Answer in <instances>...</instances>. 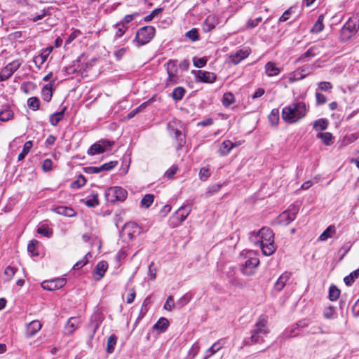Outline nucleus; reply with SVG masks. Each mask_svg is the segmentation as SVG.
Instances as JSON below:
<instances>
[{
    "label": "nucleus",
    "instance_id": "f257e3e1",
    "mask_svg": "<svg viewBox=\"0 0 359 359\" xmlns=\"http://www.w3.org/2000/svg\"><path fill=\"white\" fill-rule=\"evenodd\" d=\"M267 322L266 316L262 315L259 316L250 331V337L244 339L245 345L252 346L256 344H262L265 341L264 337L269 332V329L266 327Z\"/></svg>",
    "mask_w": 359,
    "mask_h": 359
},
{
    "label": "nucleus",
    "instance_id": "f03ea898",
    "mask_svg": "<svg viewBox=\"0 0 359 359\" xmlns=\"http://www.w3.org/2000/svg\"><path fill=\"white\" fill-rule=\"evenodd\" d=\"M308 111V107L305 102H297L284 107L282 110L283 119L289 123L297 122L304 118Z\"/></svg>",
    "mask_w": 359,
    "mask_h": 359
},
{
    "label": "nucleus",
    "instance_id": "7ed1b4c3",
    "mask_svg": "<svg viewBox=\"0 0 359 359\" xmlns=\"http://www.w3.org/2000/svg\"><path fill=\"white\" fill-rule=\"evenodd\" d=\"M259 233L261 236L260 248L263 255L265 256L272 255L276 250L273 231L269 227H263L259 230Z\"/></svg>",
    "mask_w": 359,
    "mask_h": 359
},
{
    "label": "nucleus",
    "instance_id": "20e7f679",
    "mask_svg": "<svg viewBox=\"0 0 359 359\" xmlns=\"http://www.w3.org/2000/svg\"><path fill=\"white\" fill-rule=\"evenodd\" d=\"M300 204L296 201L290 204L287 209L282 212L277 217L276 221L278 224L287 226L292 222L299 213Z\"/></svg>",
    "mask_w": 359,
    "mask_h": 359
},
{
    "label": "nucleus",
    "instance_id": "39448f33",
    "mask_svg": "<svg viewBox=\"0 0 359 359\" xmlns=\"http://www.w3.org/2000/svg\"><path fill=\"white\" fill-rule=\"evenodd\" d=\"M156 29L153 26L147 25L139 29L133 41H137L139 46H143L150 42L155 36Z\"/></svg>",
    "mask_w": 359,
    "mask_h": 359
},
{
    "label": "nucleus",
    "instance_id": "423d86ee",
    "mask_svg": "<svg viewBox=\"0 0 359 359\" xmlns=\"http://www.w3.org/2000/svg\"><path fill=\"white\" fill-rule=\"evenodd\" d=\"M104 196L107 203H114L116 201H124L127 198L128 193L121 187H112L105 191Z\"/></svg>",
    "mask_w": 359,
    "mask_h": 359
},
{
    "label": "nucleus",
    "instance_id": "0eeeda50",
    "mask_svg": "<svg viewBox=\"0 0 359 359\" xmlns=\"http://www.w3.org/2000/svg\"><path fill=\"white\" fill-rule=\"evenodd\" d=\"M168 73L166 79V86H172L178 83L179 77L177 76V65L176 60H170L164 65Z\"/></svg>",
    "mask_w": 359,
    "mask_h": 359
},
{
    "label": "nucleus",
    "instance_id": "6e6552de",
    "mask_svg": "<svg viewBox=\"0 0 359 359\" xmlns=\"http://www.w3.org/2000/svg\"><path fill=\"white\" fill-rule=\"evenodd\" d=\"M192 203L181 206L173 214L172 217V222L175 226H178L183 222L191 211Z\"/></svg>",
    "mask_w": 359,
    "mask_h": 359
},
{
    "label": "nucleus",
    "instance_id": "1a4fd4ad",
    "mask_svg": "<svg viewBox=\"0 0 359 359\" xmlns=\"http://www.w3.org/2000/svg\"><path fill=\"white\" fill-rule=\"evenodd\" d=\"M309 323L306 320L298 321L296 324L285 330L283 336L286 338L295 337L303 334V329L308 327Z\"/></svg>",
    "mask_w": 359,
    "mask_h": 359
},
{
    "label": "nucleus",
    "instance_id": "9d476101",
    "mask_svg": "<svg viewBox=\"0 0 359 359\" xmlns=\"http://www.w3.org/2000/svg\"><path fill=\"white\" fill-rule=\"evenodd\" d=\"M21 62L18 60H13L6 65L0 72V82L10 79L21 66Z\"/></svg>",
    "mask_w": 359,
    "mask_h": 359
},
{
    "label": "nucleus",
    "instance_id": "9b49d317",
    "mask_svg": "<svg viewBox=\"0 0 359 359\" xmlns=\"http://www.w3.org/2000/svg\"><path fill=\"white\" fill-rule=\"evenodd\" d=\"M259 264V259L257 257H249L242 265L241 271L245 276H252L255 273Z\"/></svg>",
    "mask_w": 359,
    "mask_h": 359
},
{
    "label": "nucleus",
    "instance_id": "f8f14e48",
    "mask_svg": "<svg viewBox=\"0 0 359 359\" xmlns=\"http://www.w3.org/2000/svg\"><path fill=\"white\" fill-rule=\"evenodd\" d=\"M191 74L194 75L197 81L212 83L216 81L217 75L212 72L203 70H192Z\"/></svg>",
    "mask_w": 359,
    "mask_h": 359
},
{
    "label": "nucleus",
    "instance_id": "ddd939ff",
    "mask_svg": "<svg viewBox=\"0 0 359 359\" xmlns=\"http://www.w3.org/2000/svg\"><path fill=\"white\" fill-rule=\"evenodd\" d=\"M251 53V49L250 48H243L239 50H237L234 53H231L229 55V61L236 65L239 64L243 60L247 58Z\"/></svg>",
    "mask_w": 359,
    "mask_h": 359
},
{
    "label": "nucleus",
    "instance_id": "4468645a",
    "mask_svg": "<svg viewBox=\"0 0 359 359\" xmlns=\"http://www.w3.org/2000/svg\"><path fill=\"white\" fill-rule=\"evenodd\" d=\"M67 283L65 278H57L49 280H44L41 283L43 289L53 291L62 288Z\"/></svg>",
    "mask_w": 359,
    "mask_h": 359
},
{
    "label": "nucleus",
    "instance_id": "2eb2a0df",
    "mask_svg": "<svg viewBox=\"0 0 359 359\" xmlns=\"http://www.w3.org/2000/svg\"><path fill=\"white\" fill-rule=\"evenodd\" d=\"M103 319L104 317L100 313H95L93 315L91 323L89 325V329L90 330V339L93 338L97 330L103 321Z\"/></svg>",
    "mask_w": 359,
    "mask_h": 359
},
{
    "label": "nucleus",
    "instance_id": "dca6fc26",
    "mask_svg": "<svg viewBox=\"0 0 359 359\" xmlns=\"http://www.w3.org/2000/svg\"><path fill=\"white\" fill-rule=\"evenodd\" d=\"M52 50L53 47L51 46L43 48L41 53L34 58V62L39 69H41L42 65L47 60Z\"/></svg>",
    "mask_w": 359,
    "mask_h": 359
},
{
    "label": "nucleus",
    "instance_id": "f3484780",
    "mask_svg": "<svg viewBox=\"0 0 359 359\" xmlns=\"http://www.w3.org/2000/svg\"><path fill=\"white\" fill-rule=\"evenodd\" d=\"M218 24V19L215 15H208L202 24V29L204 32H210Z\"/></svg>",
    "mask_w": 359,
    "mask_h": 359
},
{
    "label": "nucleus",
    "instance_id": "a211bd4d",
    "mask_svg": "<svg viewBox=\"0 0 359 359\" xmlns=\"http://www.w3.org/2000/svg\"><path fill=\"white\" fill-rule=\"evenodd\" d=\"M123 231L126 232L130 238H133L134 234L141 233V228L135 222H129L123 226Z\"/></svg>",
    "mask_w": 359,
    "mask_h": 359
},
{
    "label": "nucleus",
    "instance_id": "6ab92c4d",
    "mask_svg": "<svg viewBox=\"0 0 359 359\" xmlns=\"http://www.w3.org/2000/svg\"><path fill=\"white\" fill-rule=\"evenodd\" d=\"M290 273L284 272L280 276L276 282L274 284V290L276 292H280L285 285L287 281L290 279Z\"/></svg>",
    "mask_w": 359,
    "mask_h": 359
},
{
    "label": "nucleus",
    "instance_id": "aec40b11",
    "mask_svg": "<svg viewBox=\"0 0 359 359\" xmlns=\"http://www.w3.org/2000/svg\"><path fill=\"white\" fill-rule=\"evenodd\" d=\"M234 147L235 144L231 141L224 140L221 144L218 153L221 156H226L231 152Z\"/></svg>",
    "mask_w": 359,
    "mask_h": 359
},
{
    "label": "nucleus",
    "instance_id": "412c9836",
    "mask_svg": "<svg viewBox=\"0 0 359 359\" xmlns=\"http://www.w3.org/2000/svg\"><path fill=\"white\" fill-rule=\"evenodd\" d=\"M312 69L313 67L311 65H306L297 69L295 72H294V76H297V78L294 79V81H298L304 79L308 74H310Z\"/></svg>",
    "mask_w": 359,
    "mask_h": 359
},
{
    "label": "nucleus",
    "instance_id": "4be33fe9",
    "mask_svg": "<svg viewBox=\"0 0 359 359\" xmlns=\"http://www.w3.org/2000/svg\"><path fill=\"white\" fill-rule=\"evenodd\" d=\"M172 131L175 135V138L177 143L176 150L180 151L186 143L185 135H184L182 131L177 128H173L172 129Z\"/></svg>",
    "mask_w": 359,
    "mask_h": 359
},
{
    "label": "nucleus",
    "instance_id": "5701e85b",
    "mask_svg": "<svg viewBox=\"0 0 359 359\" xmlns=\"http://www.w3.org/2000/svg\"><path fill=\"white\" fill-rule=\"evenodd\" d=\"M41 328V324L39 320H33L27 327V336L32 337L34 336Z\"/></svg>",
    "mask_w": 359,
    "mask_h": 359
},
{
    "label": "nucleus",
    "instance_id": "b1692460",
    "mask_svg": "<svg viewBox=\"0 0 359 359\" xmlns=\"http://www.w3.org/2000/svg\"><path fill=\"white\" fill-rule=\"evenodd\" d=\"M53 210L57 214L69 217H74L76 214V211L72 208L67 206H57Z\"/></svg>",
    "mask_w": 359,
    "mask_h": 359
},
{
    "label": "nucleus",
    "instance_id": "393cba45",
    "mask_svg": "<svg viewBox=\"0 0 359 359\" xmlns=\"http://www.w3.org/2000/svg\"><path fill=\"white\" fill-rule=\"evenodd\" d=\"M224 344V341L223 339H219L217 341H216L215 344L212 345L211 347H210L205 352V356L203 358V359H208L211 355L216 353L218 351H219L223 345Z\"/></svg>",
    "mask_w": 359,
    "mask_h": 359
},
{
    "label": "nucleus",
    "instance_id": "a878e982",
    "mask_svg": "<svg viewBox=\"0 0 359 359\" xmlns=\"http://www.w3.org/2000/svg\"><path fill=\"white\" fill-rule=\"evenodd\" d=\"M265 73L269 77H272L279 74L280 69L276 67L273 62H268L264 67Z\"/></svg>",
    "mask_w": 359,
    "mask_h": 359
},
{
    "label": "nucleus",
    "instance_id": "bb28decb",
    "mask_svg": "<svg viewBox=\"0 0 359 359\" xmlns=\"http://www.w3.org/2000/svg\"><path fill=\"white\" fill-rule=\"evenodd\" d=\"M318 49V47L316 46H313L309 48L304 54H302L296 60V62H303L306 58H310L316 56L319 53Z\"/></svg>",
    "mask_w": 359,
    "mask_h": 359
},
{
    "label": "nucleus",
    "instance_id": "cd10ccee",
    "mask_svg": "<svg viewBox=\"0 0 359 359\" xmlns=\"http://www.w3.org/2000/svg\"><path fill=\"white\" fill-rule=\"evenodd\" d=\"M169 326V321L167 318L161 317L154 325L153 329L158 331L160 333L165 332Z\"/></svg>",
    "mask_w": 359,
    "mask_h": 359
},
{
    "label": "nucleus",
    "instance_id": "c85d7f7f",
    "mask_svg": "<svg viewBox=\"0 0 359 359\" xmlns=\"http://www.w3.org/2000/svg\"><path fill=\"white\" fill-rule=\"evenodd\" d=\"M113 27L115 29L114 39H118L123 36L129 27L124 25L120 22H118L113 26Z\"/></svg>",
    "mask_w": 359,
    "mask_h": 359
},
{
    "label": "nucleus",
    "instance_id": "c756f323",
    "mask_svg": "<svg viewBox=\"0 0 359 359\" xmlns=\"http://www.w3.org/2000/svg\"><path fill=\"white\" fill-rule=\"evenodd\" d=\"M117 339L118 338L114 334H111L108 337L106 348V351L107 353H112L114 351L115 346L117 343Z\"/></svg>",
    "mask_w": 359,
    "mask_h": 359
},
{
    "label": "nucleus",
    "instance_id": "7c9ffc66",
    "mask_svg": "<svg viewBox=\"0 0 359 359\" xmlns=\"http://www.w3.org/2000/svg\"><path fill=\"white\" fill-rule=\"evenodd\" d=\"M41 95L44 101L48 102L51 100L53 96V89L50 84H46L42 88Z\"/></svg>",
    "mask_w": 359,
    "mask_h": 359
},
{
    "label": "nucleus",
    "instance_id": "2f4dec72",
    "mask_svg": "<svg viewBox=\"0 0 359 359\" xmlns=\"http://www.w3.org/2000/svg\"><path fill=\"white\" fill-rule=\"evenodd\" d=\"M336 232L335 226L333 225L329 226L319 236L318 240L325 241L329 238H331Z\"/></svg>",
    "mask_w": 359,
    "mask_h": 359
},
{
    "label": "nucleus",
    "instance_id": "473e14b6",
    "mask_svg": "<svg viewBox=\"0 0 359 359\" xmlns=\"http://www.w3.org/2000/svg\"><path fill=\"white\" fill-rule=\"evenodd\" d=\"M105 151L104 147L100 143H95L88 149L87 154L90 156L102 154Z\"/></svg>",
    "mask_w": 359,
    "mask_h": 359
},
{
    "label": "nucleus",
    "instance_id": "72a5a7b5",
    "mask_svg": "<svg viewBox=\"0 0 359 359\" xmlns=\"http://www.w3.org/2000/svg\"><path fill=\"white\" fill-rule=\"evenodd\" d=\"M108 268V264L105 261H101L97 263L96 266L95 267L94 271L97 275H98L100 278H102Z\"/></svg>",
    "mask_w": 359,
    "mask_h": 359
},
{
    "label": "nucleus",
    "instance_id": "f704fd0d",
    "mask_svg": "<svg viewBox=\"0 0 359 359\" xmlns=\"http://www.w3.org/2000/svg\"><path fill=\"white\" fill-rule=\"evenodd\" d=\"M186 93V90L184 88L178 86L174 88L171 97L175 101H180L181 100L183 97L184 96Z\"/></svg>",
    "mask_w": 359,
    "mask_h": 359
},
{
    "label": "nucleus",
    "instance_id": "c9c22d12",
    "mask_svg": "<svg viewBox=\"0 0 359 359\" xmlns=\"http://www.w3.org/2000/svg\"><path fill=\"white\" fill-rule=\"evenodd\" d=\"M324 15H320L318 18L317 21L315 22L313 26L312 27L311 32L312 33H319L324 29L323 25Z\"/></svg>",
    "mask_w": 359,
    "mask_h": 359
},
{
    "label": "nucleus",
    "instance_id": "e433bc0d",
    "mask_svg": "<svg viewBox=\"0 0 359 359\" xmlns=\"http://www.w3.org/2000/svg\"><path fill=\"white\" fill-rule=\"evenodd\" d=\"M32 147H33L32 141L29 140V141L26 142L23 145L22 151L18 155V160L22 161L25 158V156L28 154V153L30 151Z\"/></svg>",
    "mask_w": 359,
    "mask_h": 359
},
{
    "label": "nucleus",
    "instance_id": "4c0bfd02",
    "mask_svg": "<svg viewBox=\"0 0 359 359\" xmlns=\"http://www.w3.org/2000/svg\"><path fill=\"white\" fill-rule=\"evenodd\" d=\"M313 128L316 130H325L328 126V121L325 118H319L313 123Z\"/></svg>",
    "mask_w": 359,
    "mask_h": 359
},
{
    "label": "nucleus",
    "instance_id": "58836bf2",
    "mask_svg": "<svg viewBox=\"0 0 359 359\" xmlns=\"http://www.w3.org/2000/svg\"><path fill=\"white\" fill-rule=\"evenodd\" d=\"M359 277V269L354 270L348 276L344 278V281L347 286H351L354 283L355 280Z\"/></svg>",
    "mask_w": 359,
    "mask_h": 359
},
{
    "label": "nucleus",
    "instance_id": "ea45409f",
    "mask_svg": "<svg viewBox=\"0 0 359 359\" xmlns=\"http://www.w3.org/2000/svg\"><path fill=\"white\" fill-rule=\"evenodd\" d=\"M235 102L234 95L231 92L225 93L222 97V104L225 107H229L231 104Z\"/></svg>",
    "mask_w": 359,
    "mask_h": 359
},
{
    "label": "nucleus",
    "instance_id": "a19ab883",
    "mask_svg": "<svg viewBox=\"0 0 359 359\" xmlns=\"http://www.w3.org/2000/svg\"><path fill=\"white\" fill-rule=\"evenodd\" d=\"M86 183V177L83 175H79L77 179L71 183L70 187L74 189H80L81 187L84 186Z\"/></svg>",
    "mask_w": 359,
    "mask_h": 359
},
{
    "label": "nucleus",
    "instance_id": "79ce46f5",
    "mask_svg": "<svg viewBox=\"0 0 359 359\" xmlns=\"http://www.w3.org/2000/svg\"><path fill=\"white\" fill-rule=\"evenodd\" d=\"M316 137L320 139L325 145H330L332 144L333 136L331 133H318Z\"/></svg>",
    "mask_w": 359,
    "mask_h": 359
},
{
    "label": "nucleus",
    "instance_id": "37998d69",
    "mask_svg": "<svg viewBox=\"0 0 359 359\" xmlns=\"http://www.w3.org/2000/svg\"><path fill=\"white\" fill-rule=\"evenodd\" d=\"M340 290L336 285H331L329 288L328 297L330 301H336L340 295Z\"/></svg>",
    "mask_w": 359,
    "mask_h": 359
},
{
    "label": "nucleus",
    "instance_id": "c03bdc74",
    "mask_svg": "<svg viewBox=\"0 0 359 359\" xmlns=\"http://www.w3.org/2000/svg\"><path fill=\"white\" fill-rule=\"evenodd\" d=\"M36 231L38 233L47 238H50L53 235L52 229H50L47 224H41L37 228Z\"/></svg>",
    "mask_w": 359,
    "mask_h": 359
},
{
    "label": "nucleus",
    "instance_id": "a18cd8bd",
    "mask_svg": "<svg viewBox=\"0 0 359 359\" xmlns=\"http://www.w3.org/2000/svg\"><path fill=\"white\" fill-rule=\"evenodd\" d=\"M249 240L255 246L260 248L261 236L259 231H254L249 233Z\"/></svg>",
    "mask_w": 359,
    "mask_h": 359
},
{
    "label": "nucleus",
    "instance_id": "49530a36",
    "mask_svg": "<svg viewBox=\"0 0 359 359\" xmlns=\"http://www.w3.org/2000/svg\"><path fill=\"white\" fill-rule=\"evenodd\" d=\"M269 121L272 126H276L279 121V111L278 109H273L269 115Z\"/></svg>",
    "mask_w": 359,
    "mask_h": 359
},
{
    "label": "nucleus",
    "instance_id": "de8ad7c7",
    "mask_svg": "<svg viewBox=\"0 0 359 359\" xmlns=\"http://www.w3.org/2000/svg\"><path fill=\"white\" fill-rule=\"evenodd\" d=\"M27 105L34 111H36L40 107V100L36 97H32L27 100Z\"/></svg>",
    "mask_w": 359,
    "mask_h": 359
},
{
    "label": "nucleus",
    "instance_id": "09e8293b",
    "mask_svg": "<svg viewBox=\"0 0 359 359\" xmlns=\"http://www.w3.org/2000/svg\"><path fill=\"white\" fill-rule=\"evenodd\" d=\"M62 118V112H55L50 116L49 122L52 126H56Z\"/></svg>",
    "mask_w": 359,
    "mask_h": 359
},
{
    "label": "nucleus",
    "instance_id": "8fccbe9b",
    "mask_svg": "<svg viewBox=\"0 0 359 359\" xmlns=\"http://www.w3.org/2000/svg\"><path fill=\"white\" fill-rule=\"evenodd\" d=\"M154 196L153 194H146L141 200V205L147 208L151 206L154 202Z\"/></svg>",
    "mask_w": 359,
    "mask_h": 359
},
{
    "label": "nucleus",
    "instance_id": "3c124183",
    "mask_svg": "<svg viewBox=\"0 0 359 359\" xmlns=\"http://www.w3.org/2000/svg\"><path fill=\"white\" fill-rule=\"evenodd\" d=\"M191 298L192 294L191 292H187L177 302V305L181 308L187 304Z\"/></svg>",
    "mask_w": 359,
    "mask_h": 359
},
{
    "label": "nucleus",
    "instance_id": "603ef678",
    "mask_svg": "<svg viewBox=\"0 0 359 359\" xmlns=\"http://www.w3.org/2000/svg\"><path fill=\"white\" fill-rule=\"evenodd\" d=\"M84 172L88 174H97L101 172H104V169L102 168V165L99 167L95 166H88L83 168Z\"/></svg>",
    "mask_w": 359,
    "mask_h": 359
},
{
    "label": "nucleus",
    "instance_id": "864d4df0",
    "mask_svg": "<svg viewBox=\"0 0 359 359\" xmlns=\"http://www.w3.org/2000/svg\"><path fill=\"white\" fill-rule=\"evenodd\" d=\"M13 116V111L10 109H6L0 111V121H7Z\"/></svg>",
    "mask_w": 359,
    "mask_h": 359
},
{
    "label": "nucleus",
    "instance_id": "5fc2aeb1",
    "mask_svg": "<svg viewBox=\"0 0 359 359\" xmlns=\"http://www.w3.org/2000/svg\"><path fill=\"white\" fill-rule=\"evenodd\" d=\"M199 179L201 181H206L210 176V171L209 167H203L200 169L198 173Z\"/></svg>",
    "mask_w": 359,
    "mask_h": 359
},
{
    "label": "nucleus",
    "instance_id": "6e6d98bb",
    "mask_svg": "<svg viewBox=\"0 0 359 359\" xmlns=\"http://www.w3.org/2000/svg\"><path fill=\"white\" fill-rule=\"evenodd\" d=\"M93 198L87 199L85 201V204L89 208H95L99 205L98 194H93Z\"/></svg>",
    "mask_w": 359,
    "mask_h": 359
},
{
    "label": "nucleus",
    "instance_id": "4d7b16f0",
    "mask_svg": "<svg viewBox=\"0 0 359 359\" xmlns=\"http://www.w3.org/2000/svg\"><path fill=\"white\" fill-rule=\"evenodd\" d=\"M140 14L137 12L133 13L132 14L126 15L124 16L123 20L120 21L121 23H123L126 26H128V24L134 20L137 17H138Z\"/></svg>",
    "mask_w": 359,
    "mask_h": 359
},
{
    "label": "nucleus",
    "instance_id": "13d9d810",
    "mask_svg": "<svg viewBox=\"0 0 359 359\" xmlns=\"http://www.w3.org/2000/svg\"><path fill=\"white\" fill-rule=\"evenodd\" d=\"M185 36L189 38L191 41H196L199 39V34L198 29L196 28H193L191 30L188 31Z\"/></svg>",
    "mask_w": 359,
    "mask_h": 359
},
{
    "label": "nucleus",
    "instance_id": "bf43d9fd",
    "mask_svg": "<svg viewBox=\"0 0 359 359\" xmlns=\"http://www.w3.org/2000/svg\"><path fill=\"white\" fill-rule=\"evenodd\" d=\"M39 242L36 240H32L27 245V250L32 254V256H37L38 252L36 251V246Z\"/></svg>",
    "mask_w": 359,
    "mask_h": 359
},
{
    "label": "nucleus",
    "instance_id": "052dcab7",
    "mask_svg": "<svg viewBox=\"0 0 359 359\" xmlns=\"http://www.w3.org/2000/svg\"><path fill=\"white\" fill-rule=\"evenodd\" d=\"M163 11L162 8H157L151 11V13L144 18L145 22H149L152 20L156 16L158 15Z\"/></svg>",
    "mask_w": 359,
    "mask_h": 359
},
{
    "label": "nucleus",
    "instance_id": "680f3d73",
    "mask_svg": "<svg viewBox=\"0 0 359 359\" xmlns=\"http://www.w3.org/2000/svg\"><path fill=\"white\" fill-rule=\"evenodd\" d=\"M193 62H194V65L196 67L201 68V67H203L206 65V63L208 62V59L205 57H199V58L194 57L193 60Z\"/></svg>",
    "mask_w": 359,
    "mask_h": 359
},
{
    "label": "nucleus",
    "instance_id": "e2e57ef3",
    "mask_svg": "<svg viewBox=\"0 0 359 359\" xmlns=\"http://www.w3.org/2000/svg\"><path fill=\"white\" fill-rule=\"evenodd\" d=\"M156 100L155 96H153L150 99H149L147 101L144 102L142 103L139 107L136 108L137 110H138V112H142L144 111V109L149 106L151 103H153Z\"/></svg>",
    "mask_w": 359,
    "mask_h": 359
},
{
    "label": "nucleus",
    "instance_id": "0e129e2a",
    "mask_svg": "<svg viewBox=\"0 0 359 359\" xmlns=\"http://www.w3.org/2000/svg\"><path fill=\"white\" fill-rule=\"evenodd\" d=\"M53 162L50 158L45 159L42 163V169L47 172L52 170Z\"/></svg>",
    "mask_w": 359,
    "mask_h": 359
},
{
    "label": "nucleus",
    "instance_id": "69168bd1",
    "mask_svg": "<svg viewBox=\"0 0 359 359\" xmlns=\"http://www.w3.org/2000/svg\"><path fill=\"white\" fill-rule=\"evenodd\" d=\"M175 306L174 299L172 297L170 296L168 297L165 303L164 304L163 308L165 310L171 311Z\"/></svg>",
    "mask_w": 359,
    "mask_h": 359
},
{
    "label": "nucleus",
    "instance_id": "338daca9",
    "mask_svg": "<svg viewBox=\"0 0 359 359\" xmlns=\"http://www.w3.org/2000/svg\"><path fill=\"white\" fill-rule=\"evenodd\" d=\"M226 276L228 278L229 282L231 284L235 285L237 281L235 277V272L233 269H229L226 273Z\"/></svg>",
    "mask_w": 359,
    "mask_h": 359
},
{
    "label": "nucleus",
    "instance_id": "774afa93",
    "mask_svg": "<svg viewBox=\"0 0 359 359\" xmlns=\"http://www.w3.org/2000/svg\"><path fill=\"white\" fill-rule=\"evenodd\" d=\"M178 170L177 166L172 165L171 166L165 173V175L168 179H172L174 175L176 174L177 171Z\"/></svg>",
    "mask_w": 359,
    "mask_h": 359
}]
</instances>
